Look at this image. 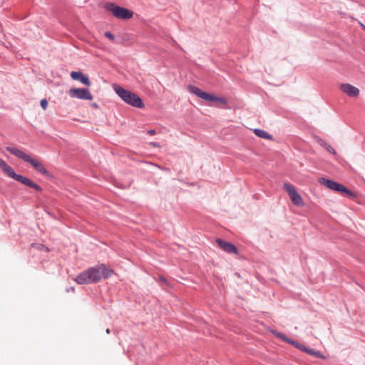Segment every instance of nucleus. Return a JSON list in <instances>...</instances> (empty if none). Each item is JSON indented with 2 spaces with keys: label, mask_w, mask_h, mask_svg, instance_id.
I'll list each match as a JSON object with an SVG mask.
<instances>
[{
  "label": "nucleus",
  "mask_w": 365,
  "mask_h": 365,
  "mask_svg": "<svg viewBox=\"0 0 365 365\" xmlns=\"http://www.w3.org/2000/svg\"><path fill=\"white\" fill-rule=\"evenodd\" d=\"M113 272V269L101 264L82 272L76 276L74 280L79 284L98 283L102 279L111 276Z\"/></svg>",
  "instance_id": "1"
},
{
  "label": "nucleus",
  "mask_w": 365,
  "mask_h": 365,
  "mask_svg": "<svg viewBox=\"0 0 365 365\" xmlns=\"http://www.w3.org/2000/svg\"><path fill=\"white\" fill-rule=\"evenodd\" d=\"M0 169L8 177L13 178L29 187L34 188L37 191H42L41 187L31 181L30 179L23 175L16 174L14 169L1 158H0Z\"/></svg>",
  "instance_id": "2"
},
{
  "label": "nucleus",
  "mask_w": 365,
  "mask_h": 365,
  "mask_svg": "<svg viewBox=\"0 0 365 365\" xmlns=\"http://www.w3.org/2000/svg\"><path fill=\"white\" fill-rule=\"evenodd\" d=\"M113 89L118 96L126 103L136 108H143L144 106L142 100L135 93L125 90L118 85H113Z\"/></svg>",
  "instance_id": "3"
},
{
  "label": "nucleus",
  "mask_w": 365,
  "mask_h": 365,
  "mask_svg": "<svg viewBox=\"0 0 365 365\" xmlns=\"http://www.w3.org/2000/svg\"><path fill=\"white\" fill-rule=\"evenodd\" d=\"M187 90L192 94H195L205 101L215 102L217 104L224 106L223 108H225V106L227 104V101L225 98L207 93L195 86H188Z\"/></svg>",
  "instance_id": "4"
},
{
  "label": "nucleus",
  "mask_w": 365,
  "mask_h": 365,
  "mask_svg": "<svg viewBox=\"0 0 365 365\" xmlns=\"http://www.w3.org/2000/svg\"><path fill=\"white\" fill-rule=\"evenodd\" d=\"M105 9L112 13L117 19H129L133 16V12L128 9L117 6L113 3H106Z\"/></svg>",
  "instance_id": "5"
},
{
  "label": "nucleus",
  "mask_w": 365,
  "mask_h": 365,
  "mask_svg": "<svg viewBox=\"0 0 365 365\" xmlns=\"http://www.w3.org/2000/svg\"><path fill=\"white\" fill-rule=\"evenodd\" d=\"M319 182L321 184L327 186L328 188H329L334 191L344 193L349 196H354V194L351 190L347 189L343 185L338 183L337 182H335L334 180H329V179H325V178H321L319 180Z\"/></svg>",
  "instance_id": "6"
},
{
  "label": "nucleus",
  "mask_w": 365,
  "mask_h": 365,
  "mask_svg": "<svg viewBox=\"0 0 365 365\" xmlns=\"http://www.w3.org/2000/svg\"><path fill=\"white\" fill-rule=\"evenodd\" d=\"M284 189L287 192L291 201L296 206L302 207L304 205L302 196L297 192L294 186L289 182L284 183Z\"/></svg>",
  "instance_id": "7"
},
{
  "label": "nucleus",
  "mask_w": 365,
  "mask_h": 365,
  "mask_svg": "<svg viewBox=\"0 0 365 365\" xmlns=\"http://www.w3.org/2000/svg\"><path fill=\"white\" fill-rule=\"evenodd\" d=\"M71 97L83 100H93V96L87 88H71L68 91Z\"/></svg>",
  "instance_id": "8"
},
{
  "label": "nucleus",
  "mask_w": 365,
  "mask_h": 365,
  "mask_svg": "<svg viewBox=\"0 0 365 365\" xmlns=\"http://www.w3.org/2000/svg\"><path fill=\"white\" fill-rule=\"evenodd\" d=\"M340 90L349 97L356 98L359 95L360 91L358 88L349 84L341 83L339 86Z\"/></svg>",
  "instance_id": "9"
},
{
  "label": "nucleus",
  "mask_w": 365,
  "mask_h": 365,
  "mask_svg": "<svg viewBox=\"0 0 365 365\" xmlns=\"http://www.w3.org/2000/svg\"><path fill=\"white\" fill-rule=\"evenodd\" d=\"M216 243L222 250L227 253H237V250L236 247L228 242H225L220 239H217Z\"/></svg>",
  "instance_id": "10"
},
{
  "label": "nucleus",
  "mask_w": 365,
  "mask_h": 365,
  "mask_svg": "<svg viewBox=\"0 0 365 365\" xmlns=\"http://www.w3.org/2000/svg\"><path fill=\"white\" fill-rule=\"evenodd\" d=\"M6 150L9 151L11 154L15 155L16 157L23 160L25 162H28L31 155L25 153L24 151L14 147H6Z\"/></svg>",
  "instance_id": "11"
},
{
  "label": "nucleus",
  "mask_w": 365,
  "mask_h": 365,
  "mask_svg": "<svg viewBox=\"0 0 365 365\" xmlns=\"http://www.w3.org/2000/svg\"><path fill=\"white\" fill-rule=\"evenodd\" d=\"M27 163H30L34 168L41 174L43 175H48V172L45 166L37 159H34L31 157Z\"/></svg>",
  "instance_id": "12"
},
{
  "label": "nucleus",
  "mask_w": 365,
  "mask_h": 365,
  "mask_svg": "<svg viewBox=\"0 0 365 365\" xmlns=\"http://www.w3.org/2000/svg\"><path fill=\"white\" fill-rule=\"evenodd\" d=\"M272 333H273V334H274L277 338H279V339H282V340H283V341H287V342H288V343H289V344H292L294 345V346H297V347L300 348L302 350L304 351L305 352H307V353L311 354H312V355L316 354V353H315L313 350L308 349H307V348H306V347H300L299 346H298V344H297L295 341H292V340H291V339H288L287 336H285L283 334H282V333H280V332H277V331H272Z\"/></svg>",
  "instance_id": "13"
},
{
  "label": "nucleus",
  "mask_w": 365,
  "mask_h": 365,
  "mask_svg": "<svg viewBox=\"0 0 365 365\" xmlns=\"http://www.w3.org/2000/svg\"><path fill=\"white\" fill-rule=\"evenodd\" d=\"M71 77L73 80H77V81H81L83 84H84L86 86H90V84H91L88 77L87 76L84 75L81 71H72L71 73Z\"/></svg>",
  "instance_id": "14"
},
{
  "label": "nucleus",
  "mask_w": 365,
  "mask_h": 365,
  "mask_svg": "<svg viewBox=\"0 0 365 365\" xmlns=\"http://www.w3.org/2000/svg\"><path fill=\"white\" fill-rule=\"evenodd\" d=\"M254 133L257 136H258L259 138H264V139H272V136L268 133L264 131V130L255 129Z\"/></svg>",
  "instance_id": "15"
},
{
  "label": "nucleus",
  "mask_w": 365,
  "mask_h": 365,
  "mask_svg": "<svg viewBox=\"0 0 365 365\" xmlns=\"http://www.w3.org/2000/svg\"><path fill=\"white\" fill-rule=\"evenodd\" d=\"M318 143L321 146L324 147L330 153H331L333 155L336 154V150L331 145L327 144L324 140H323L322 139H319Z\"/></svg>",
  "instance_id": "16"
},
{
  "label": "nucleus",
  "mask_w": 365,
  "mask_h": 365,
  "mask_svg": "<svg viewBox=\"0 0 365 365\" xmlns=\"http://www.w3.org/2000/svg\"><path fill=\"white\" fill-rule=\"evenodd\" d=\"M31 246L34 247L36 250H41V251H45V252H49V249L41 244H32Z\"/></svg>",
  "instance_id": "17"
},
{
  "label": "nucleus",
  "mask_w": 365,
  "mask_h": 365,
  "mask_svg": "<svg viewBox=\"0 0 365 365\" xmlns=\"http://www.w3.org/2000/svg\"><path fill=\"white\" fill-rule=\"evenodd\" d=\"M40 104L43 110H46L48 107V101L46 99L41 100Z\"/></svg>",
  "instance_id": "18"
},
{
  "label": "nucleus",
  "mask_w": 365,
  "mask_h": 365,
  "mask_svg": "<svg viewBox=\"0 0 365 365\" xmlns=\"http://www.w3.org/2000/svg\"><path fill=\"white\" fill-rule=\"evenodd\" d=\"M105 36L112 41H114V39H115L114 35L112 34L110 31H106L105 33Z\"/></svg>",
  "instance_id": "19"
},
{
  "label": "nucleus",
  "mask_w": 365,
  "mask_h": 365,
  "mask_svg": "<svg viewBox=\"0 0 365 365\" xmlns=\"http://www.w3.org/2000/svg\"><path fill=\"white\" fill-rule=\"evenodd\" d=\"M148 133L149 135H155V130H149L148 131Z\"/></svg>",
  "instance_id": "20"
},
{
  "label": "nucleus",
  "mask_w": 365,
  "mask_h": 365,
  "mask_svg": "<svg viewBox=\"0 0 365 365\" xmlns=\"http://www.w3.org/2000/svg\"><path fill=\"white\" fill-rule=\"evenodd\" d=\"M153 147H160V145L157 143H150Z\"/></svg>",
  "instance_id": "21"
},
{
  "label": "nucleus",
  "mask_w": 365,
  "mask_h": 365,
  "mask_svg": "<svg viewBox=\"0 0 365 365\" xmlns=\"http://www.w3.org/2000/svg\"><path fill=\"white\" fill-rule=\"evenodd\" d=\"M106 333H107V334H109V333H110V329H106Z\"/></svg>",
  "instance_id": "22"
},
{
  "label": "nucleus",
  "mask_w": 365,
  "mask_h": 365,
  "mask_svg": "<svg viewBox=\"0 0 365 365\" xmlns=\"http://www.w3.org/2000/svg\"><path fill=\"white\" fill-rule=\"evenodd\" d=\"M362 28L365 30V26L361 24Z\"/></svg>",
  "instance_id": "23"
}]
</instances>
